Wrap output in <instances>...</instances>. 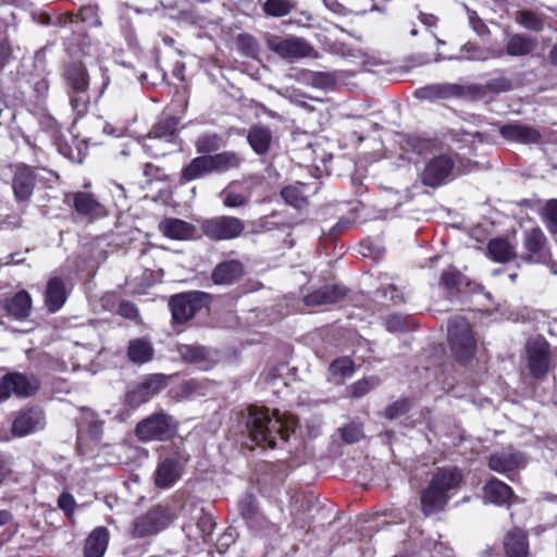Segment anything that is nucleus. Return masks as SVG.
<instances>
[{"instance_id": "nucleus-1", "label": "nucleus", "mask_w": 557, "mask_h": 557, "mask_svg": "<svg viewBox=\"0 0 557 557\" xmlns=\"http://www.w3.org/2000/svg\"><path fill=\"white\" fill-rule=\"evenodd\" d=\"M249 437L258 446L276 448L284 444L292 432V422L283 421L281 417H271L269 409L250 406L246 419Z\"/></svg>"}, {"instance_id": "nucleus-2", "label": "nucleus", "mask_w": 557, "mask_h": 557, "mask_svg": "<svg viewBox=\"0 0 557 557\" xmlns=\"http://www.w3.org/2000/svg\"><path fill=\"white\" fill-rule=\"evenodd\" d=\"M462 472L457 467L438 468L421 494V509L430 516L444 509L460 486Z\"/></svg>"}, {"instance_id": "nucleus-3", "label": "nucleus", "mask_w": 557, "mask_h": 557, "mask_svg": "<svg viewBox=\"0 0 557 557\" xmlns=\"http://www.w3.org/2000/svg\"><path fill=\"white\" fill-rule=\"evenodd\" d=\"M239 161L238 156L233 151L198 156L182 169L178 183L185 185L189 182L203 178L214 172H225L230 169L237 168Z\"/></svg>"}, {"instance_id": "nucleus-4", "label": "nucleus", "mask_w": 557, "mask_h": 557, "mask_svg": "<svg viewBox=\"0 0 557 557\" xmlns=\"http://www.w3.org/2000/svg\"><path fill=\"white\" fill-rule=\"evenodd\" d=\"M448 343L456 360L466 363L473 358L476 350V341L469 322L459 315L448 321Z\"/></svg>"}, {"instance_id": "nucleus-5", "label": "nucleus", "mask_w": 557, "mask_h": 557, "mask_svg": "<svg viewBox=\"0 0 557 557\" xmlns=\"http://www.w3.org/2000/svg\"><path fill=\"white\" fill-rule=\"evenodd\" d=\"M135 433L143 442L166 441L176 433V424L172 416L160 411L138 422Z\"/></svg>"}, {"instance_id": "nucleus-6", "label": "nucleus", "mask_w": 557, "mask_h": 557, "mask_svg": "<svg viewBox=\"0 0 557 557\" xmlns=\"http://www.w3.org/2000/svg\"><path fill=\"white\" fill-rule=\"evenodd\" d=\"M188 459V455L180 451L161 457L153 473L154 485L161 490L173 487L182 479Z\"/></svg>"}, {"instance_id": "nucleus-7", "label": "nucleus", "mask_w": 557, "mask_h": 557, "mask_svg": "<svg viewBox=\"0 0 557 557\" xmlns=\"http://www.w3.org/2000/svg\"><path fill=\"white\" fill-rule=\"evenodd\" d=\"M174 517L171 507L159 505L134 520L132 535L137 539L154 535L165 529Z\"/></svg>"}, {"instance_id": "nucleus-8", "label": "nucleus", "mask_w": 557, "mask_h": 557, "mask_svg": "<svg viewBox=\"0 0 557 557\" xmlns=\"http://www.w3.org/2000/svg\"><path fill=\"white\" fill-rule=\"evenodd\" d=\"M40 380L34 374L22 372H8L0 377V403L15 395L18 398H27L37 393Z\"/></svg>"}, {"instance_id": "nucleus-9", "label": "nucleus", "mask_w": 557, "mask_h": 557, "mask_svg": "<svg viewBox=\"0 0 557 557\" xmlns=\"http://www.w3.org/2000/svg\"><path fill=\"white\" fill-rule=\"evenodd\" d=\"M504 55V48L499 45L483 47L478 42L467 41L460 47L459 53L451 55H443L442 53H437L434 58V61L442 62L444 60H448L457 62H486L488 60L500 59Z\"/></svg>"}, {"instance_id": "nucleus-10", "label": "nucleus", "mask_w": 557, "mask_h": 557, "mask_svg": "<svg viewBox=\"0 0 557 557\" xmlns=\"http://www.w3.org/2000/svg\"><path fill=\"white\" fill-rule=\"evenodd\" d=\"M455 169V159L451 154L441 153L430 159L421 173V181L425 186L436 188L448 183Z\"/></svg>"}, {"instance_id": "nucleus-11", "label": "nucleus", "mask_w": 557, "mask_h": 557, "mask_svg": "<svg viewBox=\"0 0 557 557\" xmlns=\"http://www.w3.org/2000/svg\"><path fill=\"white\" fill-rule=\"evenodd\" d=\"M207 295L195 292L175 295L170 300L172 319L175 324H184L193 319L205 306Z\"/></svg>"}, {"instance_id": "nucleus-12", "label": "nucleus", "mask_w": 557, "mask_h": 557, "mask_svg": "<svg viewBox=\"0 0 557 557\" xmlns=\"http://www.w3.org/2000/svg\"><path fill=\"white\" fill-rule=\"evenodd\" d=\"M244 230V222L235 216L221 215L202 222L205 235L215 240L237 238Z\"/></svg>"}, {"instance_id": "nucleus-13", "label": "nucleus", "mask_w": 557, "mask_h": 557, "mask_svg": "<svg viewBox=\"0 0 557 557\" xmlns=\"http://www.w3.org/2000/svg\"><path fill=\"white\" fill-rule=\"evenodd\" d=\"M528 463L527 456L512 446L504 447L493 451L487 459L488 468L497 473L509 474L525 468Z\"/></svg>"}, {"instance_id": "nucleus-14", "label": "nucleus", "mask_w": 557, "mask_h": 557, "mask_svg": "<svg viewBox=\"0 0 557 557\" xmlns=\"http://www.w3.org/2000/svg\"><path fill=\"white\" fill-rule=\"evenodd\" d=\"M268 47L282 59L289 61L311 57L315 52L313 46L300 37H273L268 40Z\"/></svg>"}, {"instance_id": "nucleus-15", "label": "nucleus", "mask_w": 557, "mask_h": 557, "mask_svg": "<svg viewBox=\"0 0 557 557\" xmlns=\"http://www.w3.org/2000/svg\"><path fill=\"white\" fill-rule=\"evenodd\" d=\"M530 373L535 379L544 377L550 364L549 344L542 336L532 337L527 343Z\"/></svg>"}, {"instance_id": "nucleus-16", "label": "nucleus", "mask_w": 557, "mask_h": 557, "mask_svg": "<svg viewBox=\"0 0 557 557\" xmlns=\"http://www.w3.org/2000/svg\"><path fill=\"white\" fill-rule=\"evenodd\" d=\"M166 376L161 373L145 377L140 383L127 391L125 396L126 404L131 407H138L162 391L166 386Z\"/></svg>"}, {"instance_id": "nucleus-17", "label": "nucleus", "mask_w": 557, "mask_h": 557, "mask_svg": "<svg viewBox=\"0 0 557 557\" xmlns=\"http://www.w3.org/2000/svg\"><path fill=\"white\" fill-rule=\"evenodd\" d=\"M521 259L528 263H546L550 257L546 244V237L540 227H533L524 232Z\"/></svg>"}, {"instance_id": "nucleus-18", "label": "nucleus", "mask_w": 557, "mask_h": 557, "mask_svg": "<svg viewBox=\"0 0 557 557\" xmlns=\"http://www.w3.org/2000/svg\"><path fill=\"white\" fill-rule=\"evenodd\" d=\"M44 411L38 407L21 410L12 423V433L15 436H26L45 428Z\"/></svg>"}, {"instance_id": "nucleus-19", "label": "nucleus", "mask_w": 557, "mask_h": 557, "mask_svg": "<svg viewBox=\"0 0 557 557\" xmlns=\"http://www.w3.org/2000/svg\"><path fill=\"white\" fill-rule=\"evenodd\" d=\"M499 134L508 141L531 145L539 144L542 139V134L536 128L520 124V123H508L499 126Z\"/></svg>"}, {"instance_id": "nucleus-20", "label": "nucleus", "mask_w": 557, "mask_h": 557, "mask_svg": "<svg viewBox=\"0 0 557 557\" xmlns=\"http://www.w3.org/2000/svg\"><path fill=\"white\" fill-rule=\"evenodd\" d=\"M36 185V174L28 165H18L13 175L12 187L13 193L18 201L28 200Z\"/></svg>"}, {"instance_id": "nucleus-21", "label": "nucleus", "mask_w": 557, "mask_h": 557, "mask_svg": "<svg viewBox=\"0 0 557 557\" xmlns=\"http://www.w3.org/2000/svg\"><path fill=\"white\" fill-rule=\"evenodd\" d=\"M414 97L420 100H437L459 98L463 95V87L458 84H432L414 90Z\"/></svg>"}, {"instance_id": "nucleus-22", "label": "nucleus", "mask_w": 557, "mask_h": 557, "mask_svg": "<svg viewBox=\"0 0 557 557\" xmlns=\"http://www.w3.org/2000/svg\"><path fill=\"white\" fill-rule=\"evenodd\" d=\"M75 211L89 220L100 219L107 215L106 207L96 197L87 191H77L73 195Z\"/></svg>"}, {"instance_id": "nucleus-23", "label": "nucleus", "mask_w": 557, "mask_h": 557, "mask_svg": "<svg viewBox=\"0 0 557 557\" xmlns=\"http://www.w3.org/2000/svg\"><path fill=\"white\" fill-rule=\"evenodd\" d=\"M347 289L344 285H324L305 297L307 306H323L339 302L345 298Z\"/></svg>"}, {"instance_id": "nucleus-24", "label": "nucleus", "mask_w": 557, "mask_h": 557, "mask_svg": "<svg viewBox=\"0 0 557 557\" xmlns=\"http://www.w3.org/2000/svg\"><path fill=\"white\" fill-rule=\"evenodd\" d=\"M191 520L195 521V523L189 522L185 524L183 531L188 537H201L203 542L208 543L215 528L213 517L206 512L203 508H200Z\"/></svg>"}, {"instance_id": "nucleus-25", "label": "nucleus", "mask_w": 557, "mask_h": 557, "mask_svg": "<svg viewBox=\"0 0 557 557\" xmlns=\"http://www.w3.org/2000/svg\"><path fill=\"white\" fill-rule=\"evenodd\" d=\"M32 305L30 295L22 289L12 297L5 298L1 307L9 317L15 320H24L30 314Z\"/></svg>"}, {"instance_id": "nucleus-26", "label": "nucleus", "mask_w": 557, "mask_h": 557, "mask_svg": "<svg viewBox=\"0 0 557 557\" xmlns=\"http://www.w3.org/2000/svg\"><path fill=\"white\" fill-rule=\"evenodd\" d=\"M67 289L65 282L60 276H52L48 280L45 290V305L49 312L59 311L65 304Z\"/></svg>"}, {"instance_id": "nucleus-27", "label": "nucleus", "mask_w": 557, "mask_h": 557, "mask_svg": "<svg viewBox=\"0 0 557 557\" xmlns=\"http://www.w3.org/2000/svg\"><path fill=\"white\" fill-rule=\"evenodd\" d=\"M244 274V265L238 260L220 262L212 271L211 278L216 285H232Z\"/></svg>"}, {"instance_id": "nucleus-28", "label": "nucleus", "mask_w": 557, "mask_h": 557, "mask_svg": "<svg viewBox=\"0 0 557 557\" xmlns=\"http://www.w3.org/2000/svg\"><path fill=\"white\" fill-rule=\"evenodd\" d=\"M126 355L132 363L141 366L153 359L154 348L150 339L138 337L128 342Z\"/></svg>"}, {"instance_id": "nucleus-29", "label": "nucleus", "mask_w": 557, "mask_h": 557, "mask_svg": "<svg viewBox=\"0 0 557 557\" xmlns=\"http://www.w3.org/2000/svg\"><path fill=\"white\" fill-rule=\"evenodd\" d=\"M409 537L414 542V545L420 549L430 553L431 557H450L451 549L442 542L432 537H425L423 532H419L417 528H411Z\"/></svg>"}, {"instance_id": "nucleus-30", "label": "nucleus", "mask_w": 557, "mask_h": 557, "mask_svg": "<svg viewBox=\"0 0 557 557\" xmlns=\"http://www.w3.org/2000/svg\"><path fill=\"white\" fill-rule=\"evenodd\" d=\"M64 78L67 91L89 89V76L82 63H71L65 67Z\"/></svg>"}, {"instance_id": "nucleus-31", "label": "nucleus", "mask_w": 557, "mask_h": 557, "mask_svg": "<svg viewBox=\"0 0 557 557\" xmlns=\"http://www.w3.org/2000/svg\"><path fill=\"white\" fill-rule=\"evenodd\" d=\"M160 231L171 239L185 240L193 238L196 230L195 226L183 220L165 219L160 223Z\"/></svg>"}, {"instance_id": "nucleus-32", "label": "nucleus", "mask_w": 557, "mask_h": 557, "mask_svg": "<svg viewBox=\"0 0 557 557\" xmlns=\"http://www.w3.org/2000/svg\"><path fill=\"white\" fill-rule=\"evenodd\" d=\"M177 351L182 359L188 363L196 364L203 370L210 367V351L203 346L182 344L178 346Z\"/></svg>"}, {"instance_id": "nucleus-33", "label": "nucleus", "mask_w": 557, "mask_h": 557, "mask_svg": "<svg viewBox=\"0 0 557 557\" xmlns=\"http://www.w3.org/2000/svg\"><path fill=\"white\" fill-rule=\"evenodd\" d=\"M247 140L251 149L259 156L265 154L272 143V132L263 125H252L247 134Z\"/></svg>"}, {"instance_id": "nucleus-34", "label": "nucleus", "mask_w": 557, "mask_h": 557, "mask_svg": "<svg viewBox=\"0 0 557 557\" xmlns=\"http://www.w3.org/2000/svg\"><path fill=\"white\" fill-rule=\"evenodd\" d=\"M504 547L508 557H527L529 543L525 533L520 529L509 531L505 536Z\"/></svg>"}, {"instance_id": "nucleus-35", "label": "nucleus", "mask_w": 557, "mask_h": 557, "mask_svg": "<svg viewBox=\"0 0 557 557\" xmlns=\"http://www.w3.org/2000/svg\"><path fill=\"white\" fill-rule=\"evenodd\" d=\"M109 542V532L106 528H96L87 537L84 557H103Z\"/></svg>"}, {"instance_id": "nucleus-36", "label": "nucleus", "mask_w": 557, "mask_h": 557, "mask_svg": "<svg viewBox=\"0 0 557 557\" xmlns=\"http://www.w3.org/2000/svg\"><path fill=\"white\" fill-rule=\"evenodd\" d=\"M177 125L178 120L174 116L161 119L150 129L148 138L173 143L178 135Z\"/></svg>"}, {"instance_id": "nucleus-37", "label": "nucleus", "mask_w": 557, "mask_h": 557, "mask_svg": "<svg viewBox=\"0 0 557 557\" xmlns=\"http://www.w3.org/2000/svg\"><path fill=\"white\" fill-rule=\"evenodd\" d=\"M512 496L511 487L498 479L490 480L484 486L485 499L495 505H506Z\"/></svg>"}, {"instance_id": "nucleus-38", "label": "nucleus", "mask_w": 557, "mask_h": 557, "mask_svg": "<svg viewBox=\"0 0 557 557\" xmlns=\"http://www.w3.org/2000/svg\"><path fill=\"white\" fill-rule=\"evenodd\" d=\"M536 41L529 36L516 34L508 38L505 54L510 57H524L533 52Z\"/></svg>"}, {"instance_id": "nucleus-39", "label": "nucleus", "mask_w": 557, "mask_h": 557, "mask_svg": "<svg viewBox=\"0 0 557 557\" xmlns=\"http://www.w3.org/2000/svg\"><path fill=\"white\" fill-rule=\"evenodd\" d=\"M487 250L493 260L497 262H508L516 257L515 247L504 238L491 239Z\"/></svg>"}, {"instance_id": "nucleus-40", "label": "nucleus", "mask_w": 557, "mask_h": 557, "mask_svg": "<svg viewBox=\"0 0 557 557\" xmlns=\"http://www.w3.org/2000/svg\"><path fill=\"white\" fill-rule=\"evenodd\" d=\"M86 23L90 26H100L101 21L98 15V7L96 4H87L79 9L77 14L66 13L64 15V24Z\"/></svg>"}, {"instance_id": "nucleus-41", "label": "nucleus", "mask_w": 557, "mask_h": 557, "mask_svg": "<svg viewBox=\"0 0 557 557\" xmlns=\"http://www.w3.org/2000/svg\"><path fill=\"white\" fill-rule=\"evenodd\" d=\"M339 81V75L337 72H323L315 71L309 72L307 75V84L313 88L321 90H330L335 87V85Z\"/></svg>"}, {"instance_id": "nucleus-42", "label": "nucleus", "mask_w": 557, "mask_h": 557, "mask_svg": "<svg viewBox=\"0 0 557 557\" xmlns=\"http://www.w3.org/2000/svg\"><path fill=\"white\" fill-rule=\"evenodd\" d=\"M67 97L75 121L85 116L90 106L89 89L67 91Z\"/></svg>"}, {"instance_id": "nucleus-43", "label": "nucleus", "mask_w": 557, "mask_h": 557, "mask_svg": "<svg viewBox=\"0 0 557 557\" xmlns=\"http://www.w3.org/2000/svg\"><path fill=\"white\" fill-rule=\"evenodd\" d=\"M355 364L348 357H341L332 361L329 367L330 380L342 382L354 374Z\"/></svg>"}, {"instance_id": "nucleus-44", "label": "nucleus", "mask_w": 557, "mask_h": 557, "mask_svg": "<svg viewBox=\"0 0 557 557\" xmlns=\"http://www.w3.org/2000/svg\"><path fill=\"white\" fill-rule=\"evenodd\" d=\"M297 8L295 0H265L262 4L263 12L272 17H283Z\"/></svg>"}, {"instance_id": "nucleus-45", "label": "nucleus", "mask_w": 557, "mask_h": 557, "mask_svg": "<svg viewBox=\"0 0 557 557\" xmlns=\"http://www.w3.org/2000/svg\"><path fill=\"white\" fill-rule=\"evenodd\" d=\"M304 185H289L282 189L281 196L289 206L301 209L307 205V197L304 193Z\"/></svg>"}, {"instance_id": "nucleus-46", "label": "nucleus", "mask_w": 557, "mask_h": 557, "mask_svg": "<svg viewBox=\"0 0 557 557\" xmlns=\"http://www.w3.org/2000/svg\"><path fill=\"white\" fill-rule=\"evenodd\" d=\"M441 285H443L448 293H453L455 289L459 292L462 286H468L469 281L456 269H449L443 272L441 276Z\"/></svg>"}, {"instance_id": "nucleus-47", "label": "nucleus", "mask_w": 557, "mask_h": 557, "mask_svg": "<svg viewBox=\"0 0 557 557\" xmlns=\"http://www.w3.org/2000/svg\"><path fill=\"white\" fill-rule=\"evenodd\" d=\"M195 146L198 153L210 154L221 148V137L214 133L202 134L197 138Z\"/></svg>"}, {"instance_id": "nucleus-48", "label": "nucleus", "mask_w": 557, "mask_h": 557, "mask_svg": "<svg viewBox=\"0 0 557 557\" xmlns=\"http://www.w3.org/2000/svg\"><path fill=\"white\" fill-rule=\"evenodd\" d=\"M381 380L377 376H367L363 377L350 386V393L354 397H363L370 391L379 386Z\"/></svg>"}, {"instance_id": "nucleus-49", "label": "nucleus", "mask_w": 557, "mask_h": 557, "mask_svg": "<svg viewBox=\"0 0 557 557\" xmlns=\"http://www.w3.org/2000/svg\"><path fill=\"white\" fill-rule=\"evenodd\" d=\"M238 50L246 57L255 58L259 53V45L255 37L242 34L237 37Z\"/></svg>"}, {"instance_id": "nucleus-50", "label": "nucleus", "mask_w": 557, "mask_h": 557, "mask_svg": "<svg viewBox=\"0 0 557 557\" xmlns=\"http://www.w3.org/2000/svg\"><path fill=\"white\" fill-rule=\"evenodd\" d=\"M411 407V403L407 398L398 399L385 408L384 417L388 420H395L406 414Z\"/></svg>"}, {"instance_id": "nucleus-51", "label": "nucleus", "mask_w": 557, "mask_h": 557, "mask_svg": "<svg viewBox=\"0 0 557 557\" xmlns=\"http://www.w3.org/2000/svg\"><path fill=\"white\" fill-rule=\"evenodd\" d=\"M238 510L246 520H251L257 513L256 499L251 494L245 495L238 503Z\"/></svg>"}, {"instance_id": "nucleus-52", "label": "nucleus", "mask_w": 557, "mask_h": 557, "mask_svg": "<svg viewBox=\"0 0 557 557\" xmlns=\"http://www.w3.org/2000/svg\"><path fill=\"white\" fill-rule=\"evenodd\" d=\"M545 225L549 233L557 234V199L549 200L545 206Z\"/></svg>"}, {"instance_id": "nucleus-53", "label": "nucleus", "mask_w": 557, "mask_h": 557, "mask_svg": "<svg viewBox=\"0 0 557 557\" xmlns=\"http://www.w3.org/2000/svg\"><path fill=\"white\" fill-rule=\"evenodd\" d=\"M384 324L389 332H406L409 330L408 318L401 314L388 315Z\"/></svg>"}, {"instance_id": "nucleus-54", "label": "nucleus", "mask_w": 557, "mask_h": 557, "mask_svg": "<svg viewBox=\"0 0 557 557\" xmlns=\"http://www.w3.org/2000/svg\"><path fill=\"white\" fill-rule=\"evenodd\" d=\"M363 437V430L360 424L349 423L342 429V438L348 443H357Z\"/></svg>"}, {"instance_id": "nucleus-55", "label": "nucleus", "mask_w": 557, "mask_h": 557, "mask_svg": "<svg viewBox=\"0 0 557 557\" xmlns=\"http://www.w3.org/2000/svg\"><path fill=\"white\" fill-rule=\"evenodd\" d=\"M486 88L496 94L506 92L512 89V81L506 76L493 77L487 81Z\"/></svg>"}, {"instance_id": "nucleus-56", "label": "nucleus", "mask_w": 557, "mask_h": 557, "mask_svg": "<svg viewBox=\"0 0 557 557\" xmlns=\"http://www.w3.org/2000/svg\"><path fill=\"white\" fill-rule=\"evenodd\" d=\"M376 297L385 300H391L393 304H399L404 301L403 294L393 284L376 290Z\"/></svg>"}, {"instance_id": "nucleus-57", "label": "nucleus", "mask_w": 557, "mask_h": 557, "mask_svg": "<svg viewBox=\"0 0 557 557\" xmlns=\"http://www.w3.org/2000/svg\"><path fill=\"white\" fill-rule=\"evenodd\" d=\"M466 9L470 27L478 36L484 37L488 33L487 26L484 24V22L480 18V16L474 10H471L469 8Z\"/></svg>"}, {"instance_id": "nucleus-58", "label": "nucleus", "mask_w": 557, "mask_h": 557, "mask_svg": "<svg viewBox=\"0 0 557 557\" xmlns=\"http://www.w3.org/2000/svg\"><path fill=\"white\" fill-rule=\"evenodd\" d=\"M521 24L531 30L539 32L543 27V21L531 11H522L520 16Z\"/></svg>"}, {"instance_id": "nucleus-59", "label": "nucleus", "mask_w": 557, "mask_h": 557, "mask_svg": "<svg viewBox=\"0 0 557 557\" xmlns=\"http://www.w3.org/2000/svg\"><path fill=\"white\" fill-rule=\"evenodd\" d=\"M75 505V499L70 493L64 492L59 496L58 506L67 517L74 513Z\"/></svg>"}, {"instance_id": "nucleus-60", "label": "nucleus", "mask_w": 557, "mask_h": 557, "mask_svg": "<svg viewBox=\"0 0 557 557\" xmlns=\"http://www.w3.org/2000/svg\"><path fill=\"white\" fill-rule=\"evenodd\" d=\"M325 7L336 13L346 14L348 4H355L356 0H323Z\"/></svg>"}, {"instance_id": "nucleus-61", "label": "nucleus", "mask_w": 557, "mask_h": 557, "mask_svg": "<svg viewBox=\"0 0 557 557\" xmlns=\"http://www.w3.org/2000/svg\"><path fill=\"white\" fill-rule=\"evenodd\" d=\"M117 311L120 315L128 320H135L138 317V309L131 301H122Z\"/></svg>"}, {"instance_id": "nucleus-62", "label": "nucleus", "mask_w": 557, "mask_h": 557, "mask_svg": "<svg viewBox=\"0 0 557 557\" xmlns=\"http://www.w3.org/2000/svg\"><path fill=\"white\" fill-rule=\"evenodd\" d=\"M247 203V198L240 194L228 193L224 199V205L230 208L243 207Z\"/></svg>"}, {"instance_id": "nucleus-63", "label": "nucleus", "mask_w": 557, "mask_h": 557, "mask_svg": "<svg viewBox=\"0 0 557 557\" xmlns=\"http://www.w3.org/2000/svg\"><path fill=\"white\" fill-rule=\"evenodd\" d=\"M11 57V48L5 37L0 39V69L4 67Z\"/></svg>"}, {"instance_id": "nucleus-64", "label": "nucleus", "mask_w": 557, "mask_h": 557, "mask_svg": "<svg viewBox=\"0 0 557 557\" xmlns=\"http://www.w3.org/2000/svg\"><path fill=\"white\" fill-rule=\"evenodd\" d=\"M40 125L47 132H50L52 134H55L59 132V125L54 117L45 115L40 120Z\"/></svg>"}]
</instances>
